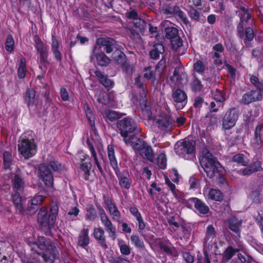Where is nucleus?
Instances as JSON below:
<instances>
[{"mask_svg": "<svg viewBox=\"0 0 263 263\" xmlns=\"http://www.w3.org/2000/svg\"><path fill=\"white\" fill-rule=\"evenodd\" d=\"M189 17L192 20L196 22H200L204 23L205 19L204 18L202 21L200 20V13L199 11L193 7L192 6L190 7L189 10L187 12Z\"/></svg>", "mask_w": 263, "mask_h": 263, "instance_id": "603ef678", "label": "nucleus"}, {"mask_svg": "<svg viewBox=\"0 0 263 263\" xmlns=\"http://www.w3.org/2000/svg\"><path fill=\"white\" fill-rule=\"evenodd\" d=\"M173 122L172 117L166 113L162 114L158 118H155V123L158 125V127L163 128L166 130L172 127Z\"/></svg>", "mask_w": 263, "mask_h": 263, "instance_id": "6ab92c4d", "label": "nucleus"}, {"mask_svg": "<svg viewBox=\"0 0 263 263\" xmlns=\"http://www.w3.org/2000/svg\"><path fill=\"white\" fill-rule=\"evenodd\" d=\"M179 7L177 5L171 3H166L163 5L162 8V12L163 14L170 16H174Z\"/></svg>", "mask_w": 263, "mask_h": 263, "instance_id": "37998d69", "label": "nucleus"}, {"mask_svg": "<svg viewBox=\"0 0 263 263\" xmlns=\"http://www.w3.org/2000/svg\"><path fill=\"white\" fill-rule=\"evenodd\" d=\"M237 33L240 39L243 40V44L246 47L251 46L250 42L254 37V33L251 27H247L244 30L243 25L239 24L237 26Z\"/></svg>", "mask_w": 263, "mask_h": 263, "instance_id": "2eb2a0df", "label": "nucleus"}, {"mask_svg": "<svg viewBox=\"0 0 263 263\" xmlns=\"http://www.w3.org/2000/svg\"><path fill=\"white\" fill-rule=\"evenodd\" d=\"M118 245L122 255H128L130 254L131 249L128 245L126 244V242L124 240L118 239Z\"/></svg>", "mask_w": 263, "mask_h": 263, "instance_id": "864d4df0", "label": "nucleus"}, {"mask_svg": "<svg viewBox=\"0 0 263 263\" xmlns=\"http://www.w3.org/2000/svg\"><path fill=\"white\" fill-rule=\"evenodd\" d=\"M115 173L118 179L119 185L121 189L129 190L132 186L133 180L128 171L124 170L121 171L120 168L114 170Z\"/></svg>", "mask_w": 263, "mask_h": 263, "instance_id": "f8f14e48", "label": "nucleus"}, {"mask_svg": "<svg viewBox=\"0 0 263 263\" xmlns=\"http://www.w3.org/2000/svg\"><path fill=\"white\" fill-rule=\"evenodd\" d=\"M84 109L86 118L88 121L91 129L93 132L97 130L95 126V115L92 112L90 107L88 104H85L84 105Z\"/></svg>", "mask_w": 263, "mask_h": 263, "instance_id": "ea45409f", "label": "nucleus"}, {"mask_svg": "<svg viewBox=\"0 0 263 263\" xmlns=\"http://www.w3.org/2000/svg\"><path fill=\"white\" fill-rule=\"evenodd\" d=\"M59 48V41L56 39L55 35H52L51 50L57 62L61 63L63 59V54L62 52L60 50Z\"/></svg>", "mask_w": 263, "mask_h": 263, "instance_id": "b1692460", "label": "nucleus"}, {"mask_svg": "<svg viewBox=\"0 0 263 263\" xmlns=\"http://www.w3.org/2000/svg\"><path fill=\"white\" fill-rule=\"evenodd\" d=\"M165 37L170 41L171 48L177 51L183 45V41L179 35L178 29L174 27H168L164 29Z\"/></svg>", "mask_w": 263, "mask_h": 263, "instance_id": "1a4fd4ad", "label": "nucleus"}, {"mask_svg": "<svg viewBox=\"0 0 263 263\" xmlns=\"http://www.w3.org/2000/svg\"><path fill=\"white\" fill-rule=\"evenodd\" d=\"M35 90L32 88H28L24 95V101L27 103V107L29 108L32 107L35 103Z\"/></svg>", "mask_w": 263, "mask_h": 263, "instance_id": "e433bc0d", "label": "nucleus"}, {"mask_svg": "<svg viewBox=\"0 0 263 263\" xmlns=\"http://www.w3.org/2000/svg\"><path fill=\"white\" fill-rule=\"evenodd\" d=\"M27 70L26 59L24 57H21L17 70V76L20 79H24L26 77Z\"/></svg>", "mask_w": 263, "mask_h": 263, "instance_id": "a18cd8bd", "label": "nucleus"}, {"mask_svg": "<svg viewBox=\"0 0 263 263\" xmlns=\"http://www.w3.org/2000/svg\"><path fill=\"white\" fill-rule=\"evenodd\" d=\"M59 204L52 202L49 211L46 206L41 207L37 214V219L40 228L46 236L51 235V229L54 227L59 213Z\"/></svg>", "mask_w": 263, "mask_h": 263, "instance_id": "f257e3e1", "label": "nucleus"}, {"mask_svg": "<svg viewBox=\"0 0 263 263\" xmlns=\"http://www.w3.org/2000/svg\"><path fill=\"white\" fill-rule=\"evenodd\" d=\"M242 224V220L238 219L236 216H232L227 220V226L228 228L234 233V235L236 239L240 237L241 229Z\"/></svg>", "mask_w": 263, "mask_h": 263, "instance_id": "f3484780", "label": "nucleus"}, {"mask_svg": "<svg viewBox=\"0 0 263 263\" xmlns=\"http://www.w3.org/2000/svg\"><path fill=\"white\" fill-rule=\"evenodd\" d=\"M225 96V92L219 89H216V90L213 93V99L217 103H223L226 100Z\"/></svg>", "mask_w": 263, "mask_h": 263, "instance_id": "13d9d810", "label": "nucleus"}, {"mask_svg": "<svg viewBox=\"0 0 263 263\" xmlns=\"http://www.w3.org/2000/svg\"><path fill=\"white\" fill-rule=\"evenodd\" d=\"M196 151L195 142L193 141L182 139L175 144L174 151L179 157L187 159L186 155H193Z\"/></svg>", "mask_w": 263, "mask_h": 263, "instance_id": "0eeeda50", "label": "nucleus"}, {"mask_svg": "<svg viewBox=\"0 0 263 263\" xmlns=\"http://www.w3.org/2000/svg\"><path fill=\"white\" fill-rule=\"evenodd\" d=\"M46 165L48 168L52 169L55 172H60L66 170L65 165L57 160L50 161Z\"/></svg>", "mask_w": 263, "mask_h": 263, "instance_id": "8fccbe9b", "label": "nucleus"}, {"mask_svg": "<svg viewBox=\"0 0 263 263\" xmlns=\"http://www.w3.org/2000/svg\"><path fill=\"white\" fill-rule=\"evenodd\" d=\"M5 49L10 52L12 53L14 49V41L12 35L9 34L6 38L5 42Z\"/></svg>", "mask_w": 263, "mask_h": 263, "instance_id": "4d7b16f0", "label": "nucleus"}, {"mask_svg": "<svg viewBox=\"0 0 263 263\" xmlns=\"http://www.w3.org/2000/svg\"><path fill=\"white\" fill-rule=\"evenodd\" d=\"M180 227L182 229V234L183 237L185 239H188L191 235V228L187 226V224L183 221H181L180 223Z\"/></svg>", "mask_w": 263, "mask_h": 263, "instance_id": "0e129e2a", "label": "nucleus"}, {"mask_svg": "<svg viewBox=\"0 0 263 263\" xmlns=\"http://www.w3.org/2000/svg\"><path fill=\"white\" fill-rule=\"evenodd\" d=\"M84 217L87 221H94L98 217V213L93 204H89L86 206Z\"/></svg>", "mask_w": 263, "mask_h": 263, "instance_id": "58836bf2", "label": "nucleus"}, {"mask_svg": "<svg viewBox=\"0 0 263 263\" xmlns=\"http://www.w3.org/2000/svg\"><path fill=\"white\" fill-rule=\"evenodd\" d=\"M110 263H132L125 257L122 255L116 257H112L109 260Z\"/></svg>", "mask_w": 263, "mask_h": 263, "instance_id": "774afa93", "label": "nucleus"}, {"mask_svg": "<svg viewBox=\"0 0 263 263\" xmlns=\"http://www.w3.org/2000/svg\"><path fill=\"white\" fill-rule=\"evenodd\" d=\"M174 16L178 17L179 19L186 25H187L189 23V20L186 14L183 11L181 10L180 8L179 10L177 11Z\"/></svg>", "mask_w": 263, "mask_h": 263, "instance_id": "338daca9", "label": "nucleus"}, {"mask_svg": "<svg viewBox=\"0 0 263 263\" xmlns=\"http://www.w3.org/2000/svg\"><path fill=\"white\" fill-rule=\"evenodd\" d=\"M25 182L22 176L18 174L14 175L12 179V187L13 192H22L24 190Z\"/></svg>", "mask_w": 263, "mask_h": 263, "instance_id": "473e14b6", "label": "nucleus"}, {"mask_svg": "<svg viewBox=\"0 0 263 263\" xmlns=\"http://www.w3.org/2000/svg\"><path fill=\"white\" fill-rule=\"evenodd\" d=\"M205 66L201 60H197L193 64V70L195 72L202 74L205 71Z\"/></svg>", "mask_w": 263, "mask_h": 263, "instance_id": "e2e57ef3", "label": "nucleus"}, {"mask_svg": "<svg viewBox=\"0 0 263 263\" xmlns=\"http://www.w3.org/2000/svg\"><path fill=\"white\" fill-rule=\"evenodd\" d=\"M128 60H125L119 65L122 70L127 74H132L133 72L134 66L128 62Z\"/></svg>", "mask_w": 263, "mask_h": 263, "instance_id": "680f3d73", "label": "nucleus"}, {"mask_svg": "<svg viewBox=\"0 0 263 263\" xmlns=\"http://www.w3.org/2000/svg\"><path fill=\"white\" fill-rule=\"evenodd\" d=\"M158 245L161 252L167 255L174 256V253L176 249L169 240L167 239L165 241H159Z\"/></svg>", "mask_w": 263, "mask_h": 263, "instance_id": "2f4dec72", "label": "nucleus"}, {"mask_svg": "<svg viewBox=\"0 0 263 263\" xmlns=\"http://www.w3.org/2000/svg\"><path fill=\"white\" fill-rule=\"evenodd\" d=\"M89 230L88 229L83 228L80 232L78 237V246L88 250V245L90 243V237L88 235Z\"/></svg>", "mask_w": 263, "mask_h": 263, "instance_id": "cd10ccee", "label": "nucleus"}, {"mask_svg": "<svg viewBox=\"0 0 263 263\" xmlns=\"http://www.w3.org/2000/svg\"><path fill=\"white\" fill-rule=\"evenodd\" d=\"M18 143V151L25 159L32 157L36 154L37 145L33 137L23 135Z\"/></svg>", "mask_w": 263, "mask_h": 263, "instance_id": "39448f33", "label": "nucleus"}, {"mask_svg": "<svg viewBox=\"0 0 263 263\" xmlns=\"http://www.w3.org/2000/svg\"><path fill=\"white\" fill-rule=\"evenodd\" d=\"M107 208L110 215L112 216V219L120 223L121 214L117 206L116 202Z\"/></svg>", "mask_w": 263, "mask_h": 263, "instance_id": "09e8293b", "label": "nucleus"}, {"mask_svg": "<svg viewBox=\"0 0 263 263\" xmlns=\"http://www.w3.org/2000/svg\"><path fill=\"white\" fill-rule=\"evenodd\" d=\"M181 66L175 67L173 74L170 78L171 82L177 85H182L184 81L186 80V75L181 72Z\"/></svg>", "mask_w": 263, "mask_h": 263, "instance_id": "a878e982", "label": "nucleus"}, {"mask_svg": "<svg viewBox=\"0 0 263 263\" xmlns=\"http://www.w3.org/2000/svg\"><path fill=\"white\" fill-rule=\"evenodd\" d=\"M195 209L197 213L200 215H207L210 212L209 206L199 198L196 201Z\"/></svg>", "mask_w": 263, "mask_h": 263, "instance_id": "a19ab883", "label": "nucleus"}, {"mask_svg": "<svg viewBox=\"0 0 263 263\" xmlns=\"http://www.w3.org/2000/svg\"><path fill=\"white\" fill-rule=\"evenodd\" d=\"M94 73L99 82L105 88H110L114 84V82L108 78L107 76H105L99 70H96Z\"/></svg>", "mask_w": 263, "mask_h": 263, "instance_id": "7c9ffc66", "label": "nucleus"}, {"mask_svg": "<svg viewBox=\"0 0 263 263\" xmlns=\"http://www.w3.org/2000/svg\"><path fill=\"white\" fill-rule=\"evenodd\" d=\"M164 52V47L162 44H155L153 48L149 52V55L151 59L157 60L159 58L160 54Z\"/></svg>", "mask_w": 263, "mask_h": 263, "instance_id": "c9c22d12", "label": "nucleus"}, {"mask_svg": "<svg viewBox=\"0 0 263 263\" xmlns=\"http://www.w3.org/2000/svg\"><path fill=\"white\" fill-rule=\"evenodd\" d=\"M38 176L39 180L44 183L45 186L52 187L54 184V178L51 170L46 163H41L39 166Z\"/></svg>", "mask_w": 263, "mask_h": 263, "instance_id": "9d476101", "label": "nucleus"}, {"mask_svg": "<svg viewBox=\"0 0 263 263\" xmlns=\"http://www.w3.org/2000/svg\"><path fill=\"white\" fill-rule=\"evenodd\" d=\"M125 114L120 113L115 110L111 109L106 110L105 111V118L106 121H109L114 122L116 120L121 119L122 116L125 115Z\"/></svg>", "mask_w": 263, "mask_h": 263, "instance_id": "79ce46f5", "label": "nucleus"}, {"mask_svg": "<svg viewBox=\"0 0 263 263\" xmlns=\"http://www.w3.org/2000/svg\"><path fill=\"white\" fill-rule=\"evenodd\" d=\"M100 220L108 233L109 237L115 240L116 237V227L112 223L107 215L101 216Z\"/></svg>", "mask_w": 263, "mask_h": 263, "instance_id": "4be33fe9", "label": "nucleus"}, {"mask_svg": "<svg viewBox=\"0 0 263 263\" xmlns=\"http://www.w3.org/2000/svg\"><path fill=\"white\" fill-rule=\"evenodd\" d=\"M96 44L101 50L100 52H103L106 54L111 53L119 45L114 39L108 37H101L96 40Z\"/></svg>", "mask_w": 263, "mask_h": 263, "instance_id": "9b49d317", "label": "nucleus"}, {"mask_svg": "<svg viewBox=\"0 0 263 263\" xmlns=\"http://www.w3.org/2000/svg\"><path fill=\"white\" fill-rule=\"evenodd\" d=\"M96 47H94L92 55L91 57V61L96 68L99 67H106L110 63L111 60L103 52H95Z\"/></svg>", "mask_w": 263, "mask_h": 263, "instance_id": "4468645a", "label": "nucleus"}, {"mask_svg": "<svg viewBox=\"0 0 263 263\" xmlns=\"http://www.w3.org/2000/svg\"><path fill=\"white\" fill-rule=\"evenodd\" d=\"M34 42V46L36 51L38 63L39 67L42 69V66L46 67L49 64V47L44 43L37 34L33 36Z\"/></svg>", "mask_w": 263, "mask_h": 263, "instance_id": "423d86ee", "label": "nucleus"}, {"mask_svg": "<svg viewBox=\"0 0 263 263\" xmlns=\"http://www.w3.org/2000/svg\"><path fill=\"white\" fill-rule=\"evenodd\" d=\"M137 135H131V136L125 141H124V142L126 145L132 146L134 150L136 152L138 153L146 142L138 137Z\"/></svg>", "mask_w": 263, "mask_h": 263, "instance_id": "412c9836", "label": "nucleus"}, {"mask_svg": "<svg viewBox=\"0 0 263 263\" xmlns=\"http://www.w3.org/2000/svg\"><path fill=\"white\" fill-rule=\"evenodd\" d=\"M13 157L11 153L9 151H4L3 153V168L5 170H11L13 164Z\"/></svg>", "mask_w": 263, "mask_h": 263, "instance_id": "c03bdc74", "label": "nucleus"}, {"mask_svg": "<svg viewBox=\"0 0 263 263\" xmlns=\"http://www.w3.org/2000/svg\"><path fill=\"white\" fill-rule=\"evenodd\" d=\"M111 58L116 64L120 65L125 60H127L126 54L117 46L112 52Z\"/></svg>", "mask_w": 263, "mask_h": 263, "instance_id": "72a5a7b5", "label": "nucleus"}, {"mask_svg": "<svg viewBox=\"0 0 263 263\" xmlns=\"http://www.w3.org/2000/svg\"><path fill=\"white\" fill-rule=\"evenodd\" d=\"M104 233V231L101 227L93 229V235L97 243L103 249H107L108 247Z\"/></svg>", "mask_w": 263, "mask_h": 263, "instance_id": "393cba45", "label": "nucleus"}, {"mask_svg": "<svg viewBox=\"0 0 263 263\" xmlns=\"http://www.w3.org/2000/svg\"><path fill=\"white\" fill-rule=\"evenodd\" d=\"M130 240L132 243L135 246L136 248L143 249L145 248L144 242L138 234H134L130 236Z\"/></svg>", "mask_w": 263, "mask_h": 263, "instance_id": "5fc2aeb1", "label": "nucleus"}, {"mask_svg": "<svg viewBox=\"0 0 263 263\" xmlns=\"http://www.w3.org/2000/svg\"><path fill=\"white\" fill-rule=\"evenodd\" d=\"M200 163L207 177L210 179L213 178L216 173H219L223 170L217 159L208 150L200 160Z\"/></svg>", "mask_w": 263, "mask_h": 263, "instance_id": "20e7f679", "label": "nucleus"}, {"mask_svg": "<svg viewBox=\"0 0 263 263\" xmlns=\"http://www.w3.org/2000/svg\"><path fill=\"white\" fill-rule=\"evenodd\" d=\"M250 81L256 88L255 90L263 96V79L259 78L258 74H253L250 78Z\"/></svg>", "mask_w": 263, "mask_h": 263, "instance_id": "4c0bfd02", "label": "nucleus"}, {"mask_svg": "<svg viewBox=\"0 0 263 263\" xmlns=\"http://www.w3.org/2000/svg\"><path fill=\"white\" fill-rule=\"evenodd\" d=\"M208 198L216 201H221L223 198V194L219 190L212 188L209 192Z\"/></svg>", "mask_w": 263, "mask_h": 263, "instance_id": "49530a36", "label": "nucleus"}, {"mask_svg": "<svg viewBox=\"0 0 263 263\" xmlns=\"http://www.w3.org/2000/svg\"><path fill=\"white\" fill-rule=\"evenodd\" d=\"M134 26L136 30H131L130 37L136 39L140 37V33L143 34L145 31L146 22L145 20L141 18L133 21Z\"/></svg>", "mask_w": 263, "mask_h": 263, "instance_id": "a211bd4d", "label": "nucleus"}, {"mask_svg": "<svg viewBox=\"0 0 263 263\" xmlns=\"http://www.w3.org/2000/svg\"><path fill=\"white\" fill-rule=\"evenodd\" d=\"M167 222L170 226H173L175 228L178 229L180 228L181 221H180V218L179 216L176 217L175 216H170L167 218Z\"/></svg>", "mask_w": 263, "mask_h": 263, "instance_id": "69168bd1", "label": "nucleus"}, {"mask_svg": "<svg viewBox=\"0 0 263 263\" xmlns=\"http://www.w3.org/2000/svg\"><path fill=\"white\" fill-rule=\"evenodd\" d=\"M137 135H131V136L125 141H124V142L126 145L132 146L134 150L136 152L138 153L146 142L138 137Z\"/></svg>", "mask_w": 263, "mask_h": 263, "instance_id": "aec40b11", "label": "nucleus"}, {"mask_svg": "<svg viewBox=\"0 0 263 263\" xmlns=\"http://www.w3.org/2000/svg\"><path fill=\"white\" fill-rule=\"evenodd\" d=\"M239 111L236 107H231L228 109L222 118V128L227 130L233 127L238 119Z\"/></svg>", "mask_w": 263, "mask_h": 263, "instance_id": "6e6552de", "label": "nucleus"}, {"mask_svg": "<svg viewBox=\"0 0 263 263\" xmlns=\"http://www.w3.org/2000/svg\"><path fill=\"white\" fill-rule=\"evenodd\" d=\"M97 101L103 105H107L110 102V96L105 91L100 92L97 96Z\"/></svg>", "mask_w": 263, "mask_h": 263, "instance_id": "bf43d9fd", "label": "nucleus"}, {"mask_svg": "<svg viewBox=\"0 0 263 263\" xmlns=\"http://www.w3.org/2000/svg\"><path fill=\"white\" fill-rule=\"evenodd\" d=\"M143 158L151 162L155 160V155L152 147L146 142L138 153Z\"/></svg>", "mask_w": 263, "mask_h": 263, "instance_id": "c85d7f7f", "label": "nucleus"}, {"mask_svg": "<svg viewBox=\"0 0 263 263\" xmlns=\"http://www.w3.org/2000/svg\"><path fill=\"white\" fill-rule=\"evenodd\" d=\"M246 156L243 154H237L232 157V161L236 162L239 166H247L248 165L249 161H246Z\"/></svg>", "mask_w": 263, "mask_h": 263, "instance_id": "3c124183", "label": "nucleus"}, {"mask_svg": "<svg viewBox=\"0 0 263 263\" xmlns=\"http://www.w3.org/2000/svg\"><path fill=\"white\" fill-rule=\"evenodd\" d=\"M262 95L257 90L251 89L243 94L240 103L243 105H249L252 103L261 101Z\"/></svg>", "mask_w": 263, "mask_h": 263, "instance_id": "dca6fc26", "label": "nucleus"}, {"mask_svg": "<svg viewBox=\"0 0 263 263\" xmlns=\"http://www.w3.org/2000/svg\"><path fill=\"white\" fill-rule=\"evenodd\" d=\"M238 251L239 250L237 248H234L231 246H228L222 254L220 263L228 262Z\"/></svg>", "mask_w": 263, "mask_h": 263, "instance_id": "f704fd0d", "label": "nucleus"}, {"mask_svg": "<svg viewBox=\"0 0 263 263\" xmlns=\"http://www.w3.org/2000/svg\"><path fill=\"white\" fill-rule=\"evenodd\" d=\"M28 244L32 248L37 247L41 250L39 254H41L44 260L46 262L52 263L54 262L56 257V252L58 250L51 240L44 237L39 236L37 241H28Z\"/></svg>", "mask_w": 263, "mask_h": 263, "instance_id": "f03ea898", "label": "nucleus"}, {"mask_svg": "<svg viewBox=\"0 0 263 263\" xmlns=\"http://www.w3.org/2000/svg\"><path fill=\"white\" fill-rule=\"evenodd\" d=\"M21 192H13L11 194V199L15 206L16 212L23 214L25 212L23 204V197L20 194Z\"/></svg>", "mask_w": 263, "mask_h": 263, "instance_id": "bb28decb", "label": "nucleus"}, {"mask_svg": "<svg viewBox=\"0 0 263 263\" xmlns=\"http://www.w3.org/2000/svg\"><path fill=\"white\" fill-rule=\"evenodd\" d=\"M172 97L175 104L176 108L178 110L182 109L187 104V95L180 88H177L173 91Z\"/></svg>", "mask_w": 263, "mask_h": 263, "instance_id": "ddd939ff", "label": "nucleus"}, {"mask_svg": "<svg viewBox=\"0 0 263 263\" xmlns=\"http://www.w3.org/2000/svg\"><path fill=\"white\" fill-rule=\"evenodd\" d=\"M203 85L201 81L196 76H194L193 80L191 83V90L195 93L200 92L203 90Z\"/></svg>", "mask_w": 263, "mask_h": 263, "instance_id": "de8ad7c7", "label": "nucleus"}, {"mask_svg": "<svg viewBox=\"0 0 263 263\" xmlns=\"http://www.w3.org/2000/svg\"><path fill=\"white\" fill-rule=\"evenodd\" d=\"M146 89L141 90L139 93V105L142 111H145L148 116L152 115V107L146 98Z\"/></svg>", "mask_w": 263, "mask_h": 263, "instance_id": "5701e85b", "label": "nucleus"}, {"mask_svg": "<svg viewBox=\"0 0 263 263\" xmlns=\"http://www.w3.org/2000/svg\"><path fill=\"white\" fill-rule=\"evenodd\" d=\"M216 237L215 229L212 224H209L206 228L205 239L212 241Z\"/></svg>", "mask_w": 263, "mask_h": 263, "instance_id": "6e6d98bb", "label": "nucleus"}, {"mask_svg": "<svg viewBox=\"0 0 263 263\" xmlns=\"http://www.w3.org/2000/svg\"><path fill=\"white\" fill-rule=\"evenodd\" d=\"M116 127L117 132L123 138V141L131 135H138L140 132L139 125L130 116L118 120L116 122Z\"/></svg>", "mask_w": 263, "mask_h": 263, "instance_id": "7ed1b4c3", "label": "nucleus"}, {"mask_svg": "<svg viewBox=\"0 0 263 263\" xmlns=\"http://www.w3.org/2000/svg\"><path fill=\"white\" fill-rule=\"evenodd\" d=\"M166 156L164 153H160L157 157V164L160 169L164 170L166 167Z\"/></svg>", "mask_w": 263, "mask_h": 263, "instance_id": "052dcab7", "label": "nucleus"}, {"mask_svg": "<svg viewBox=\"0 0 263 263\" xmlns=\"http://www.w3.org/2000/svg\"><path fill=\"white\" fill-rule=\"evenodd\" d=\"M107 157L109 163L113 170L119 168L118 161L115 155V146L113 144H109L107 147Z\"/></svg>", "mask_w": 263, "mask_h": 263, "instance_id": "c756f323", "label": "nucleus"}]
</instances>
